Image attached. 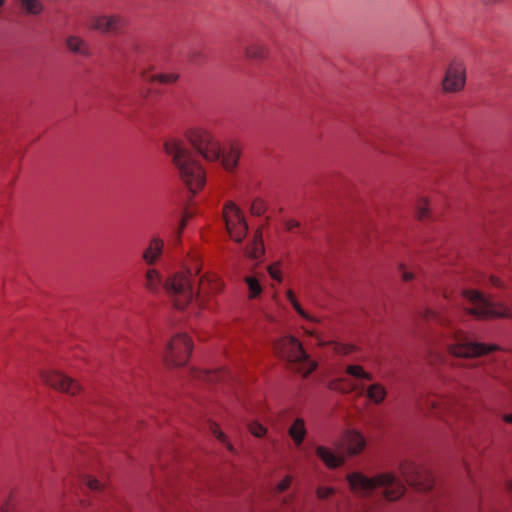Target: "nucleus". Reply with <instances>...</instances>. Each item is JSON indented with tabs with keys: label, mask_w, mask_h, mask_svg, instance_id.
Instances as JSON below:
<instances>
[{
	"label": "nucleus",
	"mask_w": 512,
	"mask_h": 512,
	"mask_svg": "<svg viewBox=\"0 0 512 512\" xmlns=\"http://www.w3.org/2000/svg\"><path fill=\"white\" fill-rule=\"evenodd\" d=\"M163 149L171 158L172 164L188 190L193 194L197 193L205 184V172L184 140L179 137H169L164 141Z\"/></svg>",
	"instance_id": "1"
},
{
	"label": "nucleus",
	"mask_w": 512,
	"mask_h": 512,
	"mask_svg": "<svg viewBox=\"0 0 512 512\" xmlns=\"http://www.w3.org/2000/svg\"><path fill=\"white\" fill-rule=\"evenodd\" d=\"M346 479L351 491L362 497L371 496L379 491L381 498L395 501L405 492L403 482L391 473H382L369 478L360 472H352L347 475Z\"/></svg>",
	"instance_id": "2"
},
{
	"label": "nucleus",
	"mask_w": 512,
	"mask_h": 512,
	"mask_svg": "<svg viewBox=\"0 0 512 512\" xmlns=\"http://www.w3.org/2000/svg\"><path fill=\"white\" fill-rule=\"evenodd\" d=\"M276 350L279 356L287 360L294 371L304 378L318 367V362L311 358L302 343L292 335L281 338L276 343Z\"/></svg>",
	"instance_id": "3"
},
{
	"label": "nucleus",
	"mask_w": 512,
	"mask_h": 512,
	"mask_svg": "<svg viewBox=\"0 0 512 512\" xmlns=\"http://www.w3.org/2000/svg\"><path fill=\"white\" fill-rule=\"evenodd\" d=\"M461 295L470 306L467 313L479 319L512 318V309L505 302H495L475 289H463Z\"/></svg>",
	"instance_id": "4"
},
{
	"label": "nucleus",
	"mask_w": 512,
	"mask_h": 512,
	"mask_svg": "<svg viewBox=\"0 0 512 512\" xmlns=\"http://www.w3.org/2000/svg\"><path fill=\"white\" fill-rule=\"evenodd\" d=\"M200 270V266L196 264L187 271L176 273L165 282L164 287L178 308H184L194 297L196 298L191 278L197 276Z\"/></svg>",
	"instance_id": "5"
},
{
	"label": "nucleus",
	"mask_w": 512,
	"mask_h": 512,
	"mask_svg": "<svg viewBox=\"0 0 512 512\" xmlns=\"http://www.w3.org/2000/svg\"><path fill=\"white\" fill-rule=\"evenodd\" d=\"M189 144L207 161H218L221 156L219 139L209 130L196 127L185 134Z\"/></svg>",
	"instance_id": "6"
},
{
	"label": "nucleus",
	"mask_w": 512,
	"mask_h": 512,
	"mask_svg": "<svg viewBox=\"0 0 512 512\" xmlns=\"http://www.w3.org/2000/svg\"><path fill=\"white\" fill-rule=\"evenodd\" d=\"M192 349V340L186 333H175L165 344L163 362L168 367L183 366L188 362Z\"/></svg>",
	"instance_id": "7"
},
{
	"label": "nucleus",
	"mask_w": 512,
	"mask_h": 512,
	"mask_svg": "<svg viewBox=\"0 0 512 512\" xmlns=\"http://www.w3.org/2000/svg\"><path fill=\"white\" fill-rule=\"evenodd\" d=\"M39 377L44 385L72 397L77 396L84 390L80 381L55 367L41 369Z\"/></svg>",
	"instance_id": "8"
},
{
	"label": "nucleus",
	"mask_w": 512,
	"mask_h": 512,
	"mask_svg": "<svg viewBox=\"0 0 512 512\" xmlns=\"http://www.w3.org/2000/svg\"><path fill=\"white\" fill-rule=\"evenodd\" d=\"M467 84V66L460 58L451 59L445 66L440 81V88L444 94L455 95L461 93Z\"/></svg>",
	"instance_id": "9"
},
{
	"label": "nucleus",
	"mask_w": 512,
	"mask_h": 512,
	"mask_svg": "<svg viewBox=\"0 0 512 512\" xmlns=\"http://www.w3.org/2000/svg\"><path fill=\"white\" fill-rule=\"evenodd\" d=\"M448 337L450 343L447 345V350L455 357L477 358L500 350V346L497 344L465 341L458 331L452 332Z\"/></svg>",
	"instance_id": "10"
},
{
	"label": "nucleus",
	"mask_w": 512,
	"mask_h": 512,
	"mask_svg": "<svg viewBox=\"0 0 512 512\" xmlns=\"http://www.w3.org/2000/svg\"><path fill=\"white\" fill-rule=\"evenodd\" d=\"M400 472L405 481L420 491L431 490L434 486L432 474L410 461L400 464Z\"/></svg>",
	"instance_id": "11"
},
{
	"label": "nucleus",
	"mask_w": 512,
	"mask_h": 512,
	"mask_svg": "<svg viewBox=\"0 0 512 512\" xmlns=\"http://www.w3.org/2000/svg\"><path fill=\"white\" fill-rule=\"evenodd\" d=\"M223 219L230 237L235 242H241L247 233L248 225L243 213L233 202H229L224 206Z\"/></svg>",
	"instance_id": "12"
},
{
	"label": "nucleus",
	"mask_w": 512,
	"mask_h": 512,
	"mask_svg": "<svg viewBox=\"0 0 512 512\" xmlns=\"http://www.w3.org/2000/svg\"><path fill=\"white\" fill-rule=\"evenodd\" d=\"M125 24L120 14L98 13L90 18V28L102 34L114 33Z\"/></svg>",
	"instance_id": "13"
},
{
	"label": "nucleus",
	"mask_w": 512,
	"mask_h": 512,
	"mask_svg": "<svg viewBox=\"0 0 512 512\" xmlns=\"http://www.w3.org/2000/svg\"><path fill=\"white\" fill-rule=\"evenodd\" d=\"M351 390L358 391L359 394L363 395L370 403L376 406L382 405L388 397L387 386L379 381L370 382L366 386L354 385Z\"/></svg>",
	"instance_id": "14"
},
{
	"label": "nucleus",
	"mask_w": 512,
	"mask_h": 512,
	"mask_svg": "<svg viewBox=\"0 0 512 512\" xmlns=\"http://www.w3.org/2000/svg\"><path fill=\"white\" fill-rule=\"evenodd\" d=\"M223 287L224 283L218 275L206 273L200 277L196 299L204 300L212 294L221 292Z\"/></svg>",
	"instance_id": "15"
},
{
	"label": "nucleus",
	"mask_w": 512,
	"mask_h": 512,
	"mask_svg": "<svg viewBox=\"0 0 512 512\" xmlns=\"http://www.w3.org/2000/svg\"><path fill=\"white\" fill-rule=\"evenodd\" d=\"M239 157V146L235 143H230L224 148H221V156L219 160L226 170H232L236 167Z\"/></svg>",
	"instance_id": "16"
},
{
	"label": "nucleus",
	"mask_w": 512,
	"mask_h": 512,
	"mask_svg": "<svg viewBox=\"0 0 512 512\" xmlns=\"http://www.w3.org/2000/svg\"><path fill=\"white\" fill-rule=\"evenodd\" d=\"M163 247L164 242L162 239L158 237L152 238L142 254L145 263L148 265L154 264L162 254Z\"/></svg>",
	"instance_id": "17"
},
{
	"label": "nucleus",
	"mask_w": 512,
	"mask_h": 512,
	"mask_svg": "<svg viewBox=\"0 0 512 512\" xmlns=\"http://www.w3.org/2000/svg\"><path fill=\"white\" fill-rule=\"evenodd\" d=\"M344 444L347 447L348 453L350 455H355L363 450L366 442L360 433L357 431L349 430L344 435Z\"/></svg>",
	"instance_id": "18"
},
{
	"label": "nucleus",
	"mask_w": 512,
	"mask_h": 512,
	"mask_svg": "<svg viewBox=\"0 0 512 512\" xmlns=\"http://www.w3.org/2000/svg\"><path fill=\"white\" fill-rule=\"evenodd\" d=\"M20 11L31 17H38L45 11V4L43 0H17Z\"/></svg>",
	"instance_id": "19"
},
{
	"label": "nucleus",
	"mask_w": 512,
	"mask_h": 512,
	"mask_svg": "<svg viewBox=\"0 0 512 512\" xmlns=\"http://www.w3.org/2000/svg\"><path fill=\"white\" fill-rule=\"evenodd\" d=\"M316 453L328 468H336L344 464L345 457L334 454L330 449L318 446Z\"/></svg>",
	"instance_id": "20"
},
{
	"label": "nucleus",
	"mask_w": 512,
	"mask_h": 512,
	"mask_svg": "<svg viewBox=\"0 0 512 512\" xmlns=\"http://www.w3.org/2000/svg\"><path fill=\"white\" fill-rule=\"evenodd\" d=\"M65 45L72 53L79 55H88L89 53L88 44L78 35H69L65 40Z\"/></svg>",
	"instance_id": "21"
},
{
	"label": "nucleus",
	"mask_w": 512,
	"mask_h": 512,
	"mask_svg": "<svg viewBox=\"0 0 512 512\" xmlns=\"http://www.w3.org/2000/svg\"><path fill=\"white\" fill-rule=\"evenodd\" d=\"M162 283L161 275L156 269H148L145 273L144 286L145 288L153 293H158Z\"/></svg>",
	"instance_id": "22"
},
{
	"label": "nucleus",
	"mask_w": 512,
	"mask_h": 512,
	"mask_svg": "<svg viewBox=\"0 0 512 512\" xmlns=\"http://www.w3.org/2000/svg\"><path fill=\"white\" fill-rule=\"evenodd\" d=\"M264 254V244L262 235L260 232H256L253 236V240L246 250V255L254 260L260 259Z\"/></svg>",
	"instance_id": "23"
},
{
	"label": "nucleus",
	"mask_w": 512,
	"mask_h": 512,
	"mask_svg": "<svg viewBox=\"0 0 512 512\" xmlns=\"http://www.w3.org/2000/svg\"><path fill=\"white\" fill-rule=\"evenodd\" d=\"M345 373L355 379L372 381L373 375L366 371L363 366L358 364H347L344 368Z\"/></svg>",
	"instance_id": "24"
},
{
	"label": "nucleus",
	"mask_w": 512,
	"mask_h": 512,
	"mask_svg": "<svg viewBox=\"0 0 512 512\" xmlns=\"http://www.w3.org/2000/svg\"><path fill=\"white\" fill-rule=\"evenodd\" d=\"M180 78L179 72L176 70L161 72V73H155L151 76H149V81L157 82L161 84H174L176 83Z\"/></svg>",
	"instance_id": "25"
},
{
	"label": "nucleus",
	"mask_w": 512,
	"mask_h": 512,
	"mask_svg": "<svg viewBox=\"0 0 512 512\" xmlns=\"http://www.w3.org/2000/svg\"><path fill=\"white\" fill-rule=\"evenodd\" d=\"M306 430L302 418H296V421L289 429V434L297 445H300L304 439Z\"/></svg>",
	"instance_id": "26"
},
{
	"label": "nucleus",
	"mask_w": 512,
	"mask_h": 512,
	"mask_svg": "<svg viewBox=\"0 0 512 512\" xmlns=\"http://www.w3.org/2000/svg\"><path fill=\"white\" fill-rule=\"evenodd\" d=\"M245 283L248 286V298L255 299L261 295L263 292L262 285L260 281L254 276H247L244 279Z\"/></svg>",
	"instance_id": "27"
},
{
	"label": "nucleus",
	"mask_w": 512,
	"mask_h": 512,
	"mask_svg": "<svg viewBox=\"0 0 512 512\" xmlns=\"http://www.w3.org/2000/svg\"><path fill=\"white\" fill-rule=\"evenodd\" d=\"M416 217L423 220L430 215V200L428 197L421 196L416 202Z\"/></svg>",
	"instance_id": "28"
},
{
	"label": "nucleus",
	"mask_w": 512,
	"mask_h": 512,
	"mask_svg": "<svg viewBox=\"0 0 512 512\" xmlns=\"http://www.w3.org/2000/svg\"><path fill=\"white\" fill-rule=\"evenodd\" d=\"M245 55L252 60L262 59L265 57V48L258 43H252L245 49Z\"/></svg>",
	"instance_id": "29"
},
{
	"label": "nucleus",
	"mask_w": 512,
	"mask_h": 512,
	"mask_svg": "<svg viewBox=\"0 0 512 512\" xmlns=\"http://www.w3.org/2000/svg\"><path fill=\"white\" fill-rule=\"evenodd\" d=\"M225 370L223 368L215 369L205 373L203 380L208 383L221 382L225 376Z\"/></svg>",
	"instance_id": "30"
},
{
	"label": "nucleus",
	"mask_w": 512,
	"mask_h": 512,
	"mask_svg": "<svg viewBox=\"0 0 512 512\" xmlns=\"http://www.w3.org/2000/svg\"><path fill=\"white\" fill-rule=\"evenodd\" d=\"M267 272L269 274V276L277 281V282H282L283 281V274H282V271H281V264L280 262H274L272 264H270L268 267H267Z\"/></svg>",
	"instance_id": "31"
},
{
	"label": "nucleus",
	"mask_w": 512,
	"mask_h": 512,
	"mask_svg": "<svg viewBox=\"0 0 512 512\" xmlns=\"http://www.w3.org/2000/svg\"><path fill=\"white\" fill-rule=\"evenodd\" d=\"M331 344L333 346V351L339 355H348L354 350V346L351 344L336 342H332Z\"/></svg>",
	"instance_id": "32"
},
{
	"label": "nucleus",
	"mask_w": 512,
	"mask_h": 512,
	"mask_svg": "<svg viewBox=\"0 0 512 512\" xmlns=\"http://www.w3.org/2000/svg\"><path fill=\"white\" fill-rule=\"evenodd\" d=\"M285 296L288 300V302L291 304V306L294 308V310L297 312V314L303 309L300 305L299 301L297 300V297L293 290L287 289L285 291Z\"/></svg>",
	"instance_id": "33"
},
{
	"label": "nucleus",
	"mask_w": 512,
	"mask_h": 512,
	"mask_svg": "<svg viewBox=\"0 0 512 512\" xmlns=\"http://www.w3.org/2000/svg\"><path fill=\"white\" fill-rule=\"evenodd\" d=\"M213 435L222 443L226 444L229 450H233L232 445L227 442L226 435L220 430V428L216 424H211L210 426Z\"/></svg>",
	"instance_id": "34"
},
{
	"label": "nucleus",
	"mask_w": 512,
	"mask_h": 512,
	"mask_svg": "<svg viewBox=\"0 0 512 512\" xmlns=\"http://www.w3.org/2000/svg\"><path fill=\"white\" fill-rule=\"evenodd\" d=\"M83 482L92 491H99L103 488V484L91 476H85Z\"/></svg>",
	"instance_id": "35"
},
{
	"label": "nucleus",
	"mask_w": 512,
	"mask_h": 512,
	"mask_svg": "<svg viewBox=\"0 0 512 512\" xmlns=\"http://www.w3.org/2000/svg\"><path fill=\"white\" fill-rule=\"evenodd\" d=\"M250 432L256 437H262L266 433V428L256 422H252L249 425Z\"/></svg>",
	"instance_id": "36"
},
{
	"label": "nucleus",
	"mask_w": 512,
	"mask_h": 512,
	"mask_svg": "<svg viewBox=\"0 0 512 512\" xmlns=\"http://www.w3.org/2000/svg\"><path fill=\"white\" fill-rule=\"evenodd\" d=\"M426 407L428 412H442L443 410L440 408V403L436 399H427Z\"/></svg>",
	"instance_id": "37"
},
{
	"label": "nucleus",
	"mask_w": 512,
	"mask_h": 512,
	"mask_svg": "<svg viewBox=\"0 0 512 512\" xmlns=\"http://www.w3.org/2000/svg\"><path fill=\"white\" fill-rule=\"evenodd\" d=\"M398 269L401 272V277L404 281H411L415 278V275L412 271L406 269L404 264H399Z\"/></svg>",
	"instance_id": "38"
},
{
	"label": "nucleus",
	"mask_w": 512,
	"mask_h": 512,
	"mask_svg": "<svg viewBox=\"0 0 512 512\" xmlns=\"http://www.w3.org/2000/svg\"><path fill=\"white\" fill-rule=\"evenodd\" d=\"M292 476L290 475H287L285 476V478L280 481L276 487V491L278 493H281V492H284L285 490H287L292 482Z\"/></svg>",
	"instance_id": "39"
},
{
	"label": "nucleus",
	"mask_w": 512,
	"mask_h": 512,
	"mask_svg": "<svg viewBox=\"0 0 512 512\" xmlns=\"http://www.w3.org/2000/svg\"><path fill=\"white\" fill-rule=\"evenodd\" d=\"M304 333L308 336H311V337H315L318 341V345L320 346H324V345H327L328 342L324 341L320 335L313 329H308V328H305V327H302Z\"/></svg>",
	"instance_id": "40"
},
{
	"label": "nucleus",
	"mask_w": 512,
	"mask_h": 512,
	"mask_svg": "<svg viewBox=\"0 0 512 512\" xmlns=\"http://www.w3.org/2000/svg\"><path fill=\"white\" fill-rule=\"evenodd\" d=\"M334 493V489L331 487H319L317 489V496L320 499H326Z\"/></svg>",
	"instance_id": "41"
},
{
	"label": "nucleus",
	"mask_w": 512,
	"mask_h": 512,
	"mask_svg": "<svg viewBox=\"0 0 512 512\" xmlns=\"http://www.w3.org/2000/svg\"><path fill=\"white\" fill-rule=\"evenodd\" d=\"M298 315L300 317H302L303 319H305L306 321H309V322H312V323H319L320 322V318L312 315V314H309L308 312H306L304 309H302Z\"/></svg>",
	"instance_id": "42"
},
{
	"label": "nucleus",
	"mask_w": 512,
	"mask_h": 512,
	"mask_svg": "<svg viewBox=\"0 0 512 512\" xmlns=\"http://www.w3.org/2000/svg\"><path fill=\"white\" fill-rule=\"evenodd\" d=\"M489 281H490L491 285L494 287H498V288L504 287V281L501 278H499L498 276H494V275L490 276Z\"/></svg>",
	"instance_id": "43"
},
{
	"label": "nucleus",
	"mask_w": 512,
	"mask_h": 512,
	"mask_svg": "<svg viewBox=\"0 0 512 512\" xmlns=\"http://www.w3.org/2000/svg\"><path fill=\"white\" fill-rule=\"evenodd\" d=\"M300 223L297 220L289 219L285 222V227L287 230H293L296 227H299Z\"/></svg>",
	"instance_id": "44"
},
{
	"label": "nucleus",
	"mask_w": 512,
	"mask_h": 512,
	"mask_svg": "<svg viewBox=\"0 0 512 512\" xmlns=\"http://www.w3.org/2000/svg\"><path fill=\"white\" fill-rule=\"evenodd\" d=\"M188 217H189L188 214L183 216V219L181 220L180 225H179V230H178L179 235L181 234L182 230L184 229Z\"/></svg>",
	"instance_id": "45"
},
{
	"label": "nucleus",
	"mask_w": 512,
	"mask_h": 512,
	"mask_svg": "<svg viewBox=\"0 0 512 512\" xmlns=\"http://www.w3.org/2000/svg\"><path fill=\"white\" fill-rule=\"evenodd\" d=\"M424 317L427 318V319H430V318H435L436 317V313L431 310V309H427L424 313Z\"/></svg>",
	"instance_id": "46"
},
{
	"label": "nucleus",
	"mask_w": 512,
	"mask_h": 512,
	"mask_svg": "<svg viewBox=\"0 0 512 512\" xmlns=\"http://www.w3.org/2000/svg\"><path fill=\"white\" fill-rule=\"evenodd\" d=\"M6 4H7V0H0V14L2 13V11L5 8Z\"/></svg>",
	"instance_id": "47"
},
{
	"label": "nucleus",
	"mask_w": 512,
	"mask_h": 512,
	"mask_svg": "<svg viewBox=\"0 0 512 512\" xmlns=\"http://www.w3.org/2000/svg\"><path fill=\"white\" fill-rule=\"evenodd\" d=\"M507 488H508V490H510L512 492V481H509L507 483Z\"/></svg>",
	"instance_id": "48"
},
{
	"label": "nucleus",
	"mask_w": 512,
	"mask_h": 512,
	"mask_svg": "<svg viewBox=\"0 0 512 512\" xmlns=\"http://www.w3.org/2000/svg\"><path fill=\"white\" fill-rule=\"evenodd\" d=\"M505 420H507L508 422L512 423V418H504Z\"/></svg>",
	"instance_id": "49"
}]
</instances>
